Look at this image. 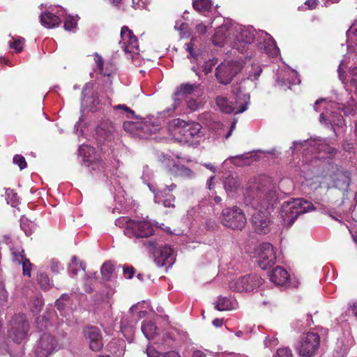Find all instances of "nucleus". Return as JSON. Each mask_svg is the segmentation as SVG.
Instances as JSON below:
<instances>
[{
    "mask_svg": "<svg viewBox=\"0 0 357 357\" xmlns=\"http://www.w3.org/2000/svg\"><path fill=\"white\" fill-rule=\"evenodd\" d=\"M245 195L252 199L255 210L251 218L255 231L267 234L270 230V208L278 199L275 187L268 178L261 176L248 183Z\"/></svg>",
    "mask_w": 357,
    "mask_h": 357,
    "instance_id": "nucleus-1",
    "label": "nucleus"
},
{
    "mask_svg": "<svg viewBox=\"0 0 357 357\" xmlns=\"http://www.w3.org/2000/svg\"><path fill=\"white\" fill-rule=\"evenodd\" d=\"M255 38V30L252 28L236 25L234 27L218 28L213 36V43L222 46L229 43L233 49L241 53L246 52Z\"/></svg>",
    "mask_w": 357,
    "mask_h": 357,
    "instance_id": "nucleus-2",
    "label": "nucleus"
},
{
    "mask_svg": "<svg viewBox=\"0 0 357 357\" xmlns=\"http://www.w3.org/2000/svg\"><path fill=\"white\" fill-rule=\"evenodd\" d=\"M313 210V205L311 202L302 199H292L284 202L280 211V216L282 220V224L285 227H291L298 217Z\"/></svg>",
    "mask_w": 357,
    "mask_h": 357,
    "instance_id": "nucleus-3",
    "label": "nucleus"
},
{
    "mask_svg": "<svg viewBox=\"0 0 357 357\" xmlns=\"http://www.w3.org/2000/svg\"><path fill=\"white\" fill-rule=\"evenodd\" d=\"M115 224L124 227V234L129 238H148L154 233L153 225L148 220H132L121 217L116 220Z\"/></svg>",
    "mask_w": 357,
    "mask_h": 357,
    "instance_id": "nucleus-4",
    "label": "nucleus"
},
{
    "mask_svg": "<svg viewBox=\"0 0 357 357\" xmlns=\"http://www.w3.org/2000/svg\"><path fill=\"white\" fill-rule=\"evenodd\" d=\"M149 252L153 254L154 261L159 267H172L175 262L173 249L168 245L158 246L155 241H148L143 243Z\"/></svg>",
    "mask_w": 357,
    "mask_h": 357,
    "instance_id": "nucleus-5",
    "label": "nucleus"
},
{
    "mask_svg": "<svg viewBox=\"0 0 357 357\" xmlns=\"http://www.w3.org/2000/svg\"><path fill=\"white\" fill-rule=\"evenodd\" d=\"M220 220L224 226L239 230L245 227L247 222L244 213L237 206L224 208Z\"/></svg>",
    "mask_w": 357,
    "mask_h": 357,
    "instance_id": "nucleus-6",
    "label": "nucleus"
},
{
    "mask_svg": "<svg viewBox=\"0 0 357 357\" xmlns=\"http://www.w3.org/2000/svg\"><path fill=\"white\" fill-rule=\"evenodd\" d=\"M320 345V337L317 333L310 332L303 335L298 342L296 350L303 357H312Z\"/></svg>",
    "mask_w": 357,
    "mask_h": 357,
    "instance_id": "nucleus-7",
    "label": "nucleus"
},
{
    "mask_svg": "<svg viewBox=\"0 0 357 357\" xmlns=\"http://www.w3.org/2000/svg\"><path fill=\"white\" fill-rule=\"evenodd\" d=\"M29 324L23 314L15 315L10 322L8 335L17 343H21L26 338Z\"/></svg>",
    "mask_w": 357,
    "mask_h": 357,
    "instance_id": "nucleus-8",
    "label": "nucleus"
},
{
    "mask_svg": "<svg viewBox=\"0 0 357 357\" xmlns=\"http://www.w3.org/2000/svg\"><path fill=\"white\" fill-rule=\"evenodd\" d=\"M243 63L239 61H231L220 64L215 69V77L220 83L227 85L241 71Z\"/></svg>",
    "mask_w": 357,
    "mask_h": 357,
    "instance_id": "nucleus-9",
    "label": "nucleus"
},
{
    "mask_svg": "<svg viewBox=\"0 0 357 357\" xmlns=\"http://www.w3.org/2000/svg\"><path fill=\"white\" fill-rule=\"evenodd\" d=\"M262 281L263 280L259 275L250 274L230 282L229 287L236 291L248 292L259 287L262 284Z\"/></svg>",
    "mask_w": 357,
    "mask_h": 357,
    "instance_id": "nucleus-10",
    "label": "nucleus"
},
{
    "mask_svg": "<svg viewBox=\"0 0 357 357\" xmlns=\"http://www.w3.org/2000/svg\"><path fill=\"white\" fill-rule=\"evenodd\" d=\"M178 126V132L183 137L186 142H190L194 139L200 138L204 136L202 126L196 122H186L179 119L175 120Z\"/></svg>",
    "mask_w": 357,
    "mask_h": 357,
    "instance_id": "nucleus-11",
    "label": "nucleus"
},
{
    "mask_svg": "<svg viewBox=\"0 0 357 357\" xmlns=\"http://www.w3.org/2000/svg\"><path fill=\"white\" fill-rule=\"evenodd\" d=\"M57 342L50 333H43L33 347L36 357H49L56 349Z\"/></svg>",
    "mask_w": 357,
    "mask_h": 357,
    "instance_id": "nucleus-12",
    "label": "nucleus"
},
{
    "mask_svg": "<svg viewBox=\"0 0 357 357\" xmlns=\"http://www.w3.org/2000/svg\"><path fill=\"white\" fill-rule=\"evenodd\" d=\"M119 44L125 53L130 54L131 57L139 53L138 40L132 31L126 26H123L121 29Z\"/></svg>",
    "mask_w": 357,
    "mask_h": 357,
    "instance_id": "nucleus-13",
    "label": "nucleus"
},
{
    "mask_svg": "<svg viewBox=\"0 0 357 357\" xmlns=\"http://www.w3.org/2000/svg\"><path fill=\"white\" fill-rule=\"evenodd\" d=\"M78 151L79 155L83 157L84 162H89L87 166L93 174L103 173L104 176H108L107 167L101 160L97 159L93 161L89 160L90 154L94 152V149L93 147L82 144L79 146Z\"/></svg>",
    "mask_w": 357,
    "mask_h": 357,
    "instance_id": "nucleus-14",
    "label": "nucleus"
},
{
    "mask_svg": "<svg viewBox=\"0 0 357 357\" xmlns=\"http://www.w3.org/2000/svg\"><path fill=\"white\" fill-rule=\"evenodd\" d=\"M276 256L273 245L269 243L260 245L258 252V264L263 270L271 268L275 262Z\"/></svg>",
    "mask_w": 357,
    "mask_h": 357,
    "instance_id": "nucleus-15",
    "label": "nucleus"
},
{
    "mask_svg": "<svg viewBox=\"0 0 357 357\" xmlns=\"http://www.w3.org/2000/svg\"><path fill=\"white\" fill-rule=\"evenodd\" d=\"M231 93L235 96V100L233 102L234 107L233 113L241 114L247 110L250 103V94L243 91L238 84L231 86Z\"/></svg>",
    "mask_w": 357,
    "mask_h": 357,
    "instance_id": "nucleus-16",
    "label": "nucleus"
},
{
    "mask_svg": "<svg viewBox=\"0 0 357 357\" xmlns=\"http://www.w3.org/2000/svg\"><path fill=\"white\" fill-rule=\"evenodd\" d=\"M84 335L87 340L89 348L93 351H100L103 347V341L100 330L96 326H89L84 330Z\"/></svg>",
    "mask_w": 357,
    "mask_h": 357,
    "instance_id": "nucleus-17",
    "label": "nucleus"
},
{
    "mask_svg": "<svg viewBox=\"0 0 357 357\" xmlns=\"http://www.w3.org/2000/svg\"><path fill=\"white\" fill-rule=\"evenodd\" d=\"M116 128L108 119L102 121L96 128L97 139L102 142H111L114 139Z\"/></svg>",
    "mask_w": 357,
    "mask_h": 357,
    "instance_id": "nucleus-18",
    "label": "nucleus"
},
{
    "mask_svg": "<svg viewBox=\"0 0 357 357\" xmlns=\"http://www.w3.org/2000/svg\"><path fill=\"white\" fill-rule=\"evenodd\" d=\"M310 145L313 146L318 151H324L328 153L329 155H333L336 153V149L333 147L329 146L328 144L325 143V140L321 138L319 139H310L308 140L294 141L293 142V146L291 147V149L294 150L299 146H305Z\"/></svg>",
    "mask_w": 357,
    "mask_h": 357,
    "instance_id": "nucleus-19",
    "label": "nucleus"
},
{
    "mask_svg": "<svg viewBox=\"0 0 357 357\" xmlns=\"http://www.w3.org/2000/svg\"><path fill=\"white\" fill-rule=\"evenodd\" d=\"M93 89V84L88 82L85 84L82 91V102L86 105V107L91 112H95L98 109V105L100 103L99 98L97 93H91L89 96Z\"/></svg>",
    "mask_w": 357,
    "mask_h": 357,
    "instance_id": "nucleus-20",
    "label": "nucleus"
},
{
    "mask_svg": "<svg viewBox=\"0 0 357 357\" xmlns=\"http://www.w3.org/2000/svg\"><path fill=\"white\" fill-rule=\"evenodd\" d=\"M301 82L298 73L295 70H288L285 72L282 77H279L277 79L278 86L282 88L291 89V86L298 84Z\"/></svg>",
    "mask_w": 357,
    "mask_h": 357,
    "instance_id": "nucleus-21",
    "label": "nucleus"
},
{
    "mask_svg": "<svg viewBox=\"0 0 357 357\" xmlns=\"http://www.w3.org/2000/svg\"><path fill=\"white\" fill-rule=\"evenodd\" d=\"M350 182V172L347 170L337 169L333 178L334 186L340 190H346Z\"/></svg>",
    "mask_w": 357,
    "mask_h": 357,
    "instance_id": "nucleus-22",
    "label": "nucleus"
},
{
    "mask_svg": "<svg viewBox=\"0 0 357 357\" xmlns=\"http://www.w3.org/2000/svg\"><path fill=\"white\" fill-rule=\"evenodd\" d=\"M153 192L155 194L154 202L155 203L162 204L167 208L175 207V197L170 193H166V190H161L157 192L153 190Z\"/></svg>",
    "mask_w": 357,
    "mask_h": 357,
    "instance_id": "nucleus-23",
    "label": "nucleus"
},
{
    "mask_svg": "<svg viewBox=\"0 0 357 357\" xmlns=\"http://www.w3.org/2000/svg\"><path fill=\"white\" fill-rule=\"evenodd\" d=\"M268 277L270 280L274 284L277 285H283L288 280L289 274L284 268L280 266H277L268 273Z\"/></svg>",
    "mask_w": 357,
    "mask_h": 357,
    "instance_id": "nucleus-24",
    "label": "nucleus"
},
{
    "mask_svg": "<svg viewBox=\"0 0 357 357\" xmlns=\"http://www.w3.org/2000/svg\"><path fill=\"white\" fill-rule=\"evenodd\" d=\"M40 18L42 25L48 29L57 26L61 23L59 17L52 13V12H45L41 13Z\"/></svg>",
    "mask_w": 357,
    "mask_h": 357,
    "instance_id": "nucleus-25",
    "label": "nucleus"
},
{
    "mask_svg": "<svg viewBox=\"0 0 357 357\" xmlns=\"http://www.w3.org/2000/svg\"><path fill=\"white\" fill-rule=\"evenodd\" d=\"M224 188L229 193L235 192L241 185L238 176L230 173L226 174L223 180Z\"/></svg>",
    "mask_w": 357,
    "mask_h": 357,
    "instance_id": "nucleus-26",
    "label": "nucleus"
},
{
    "mask_svg": "<svg viewBox=\"0 0 357 357\" xmlns=\"http://www.w3.org/2000/svg\"><path fill=\"white\" fill-rule=\"evenodd\" d=\"M170 172L176 176L190 178L194 176L193 172L188 167L178 164H174L169 169Z\"/></svg>",
    "mask_w": 357,
    "mask_h": 357,
    "instance_id": "nucleus-27",
    "label": "nucleus"
},
{
    "mask_svg": "<svg viewBox=\"0 0 357 357\" xmlns=\"http://www.w3.org/2000/svg\"><path fill=\"white\" fill-rule=\"evenodd\" d=\"M347 101L338 103V109H341L345 115H353L356 110V104L355 100L349 96V94L347 93Z\"/></svg>",
    "mask_w": 357,
    "mask_h": 357,
    "instance_id": "nucleus-28",
    "label": "nucleus"
},
{
    "mask_svg": "<svg viewBox=\"0 0 357 357\" xmlns=\"http://www.w3.org/2000/svg\"><path fill=\"white\" fill-rule=\"evenodd\" d=\"M216 105L219 107V109L224 113L231 114L234 111V107H233V102L229 101L227 97L225 96H218L216 98Z\"/></svg>",
    "mask_w": 357,
    "mask_h": 357,
    "instance_id": "nucleus-29",
    "label": "nucleus"
},
{
    "mask_svg": "<svg viewBox=\"0 0 357 357\" xmlns=\"http://www.w3.org/2000/svg\"><path fill=\"white\" fill-rule=\"evenodd\" d=\"M140 127L138 129L137 137L140 138H146L149 137L152 133L155 132L158 128V125H152L146 121V122H139Z\"/></svg>",
    "mask_w": 357,
    "mask_h": 357,
    "instance_id": "nucleus-30",
    "label": "nucleus"
},
{
    "mask_svg": "<svg viewBox=\"0 0 357 357\" xmlns=\"http://www.w3.org/2000/svg\"><path fill=\"white\" fill-rule=\"evenodd\" d=\"M157 329L155 323L152 321H145L142 325V331L148 340L153 338Z\"/></svg>",
    "mask_w": 357,
    "mask_h": 357,
    "instance_id": "nucleus-31",
    "label": "nucleus"
},
{
    "mask_svg": "<svg viewBox=\"0 0 357 357\" xmlns=\"http://www.w3.org/2000/svg\"><path fill=\"white\" fill-rule=\"evenodd\" d=\"M234 302L227 297H218L215 303V309L218 311L231 310L234 308Z\"/></svg>",
    "mask_w": 357,
    "mask_h": 357,
    "instance_id": "nucleus-32",
    "label": "nucleus"
},
{
    "mask_svg": "<svg viewBox=\"0 0 357 357\" xmlns=\"http://www.w3.org/2000/svg\"><path fill=\"white\" fill-rule=\"evenodd\" d=\"M193 8L199 13L209 11L212 8L211 0H192Z\"/></svg>",
    "mask_w": 357,
    "mask_h": 357,
    "instance_id": "nucleus-33",
    "label": "nucleus"
},
{
    "mask_svg": "<svg viewBox=\"0 0 357 357\" xmlns=\"http://www.w3.org/2000/svg\"><path fill=\"white\" fill-rule=\"evenodd\" d=\"M198 86L199 85L196 84H182L174 93V96L176 97L181 95L191 94L194 91H195L198 88Z\"/></svg>",
    "mask_w": 357,
    "mask_h": 357,
    "instance_id": "nucleus-34",
    "label": "nucleus"
},
{
    "mask_svg": "<svg viewBox=\"0 0 357 357\" xmlns=\"http://www.w3.org/2000/svg\"><path fill=\"white\" fill-rule=\"evenodd\" d=\"M114 266L112 261H108L105 262L100 269L102 278L106 280H111L112 274L114 271Z\"/></svg>",
    "mask_w": 357,
    "mask_h": 357,
    "instance_id": "nucleus-35",
    "label": "nucleus"
},
{
    "mask_svg": "<svg viewBox=\"0 0 357 357\" xmlns=\"http://www.w3.org/2000/svg\"><path fill=\"white\" fill-rule=\"evenodd\" d=\"M6 199L7 203L13 207L17 206L20 203V198L17 194L12 189H7L6 190Z\"/></svg>",
    "mask_w": 357,
    "mask_h": 357,
    "instance_id": "nucleus-36",
    "label": "nucleus"
},
{
    "mask_svg": "<svg viewBox=\"0 0 357 357\" xmlns=\"http://www.w3.org/2000/svg\"><path fill=\"white\" fill-rule=\"evenodd\" d=\"M11 255L13 261L18 264H21L24 259H26L24 255V250L21 248H11Z\"/></svg>",
    "mask_w": 357,
    "mask_h": 357,
    "instance_id": "nucleus-37",
    "label": "nucleus"
},
{
    "mask_svg": "<svg viewBox=\"0 0 357 357\" xmlns=\"http://www.w3.org/2000/svg\"><path fill=\"white\" fill-rule=\"evenodd\" d=\"M13 40L8 42L9 47L17 52H20L23 50L24 38L22 37L12 38Z\"/></svg>",
    "mask_w": 357,
    "mask_h": 357,
    "instance_id": "nucleus-38",
    "label": "nucleus"
},
{
    "mask_svg": "<svg viewBox=\"0 0 357 357\" xmlns=\"http://www.w3.org/2000/svg\"><path fill=\"white\" fill-rule=\"evenodd\" d=\"M140 126L139 122L126 121L123 123L124 130L135 136H137L138 129L141 128Z\"/></svg>",
    "mask_w": 357,
    "mask_h": 357,
    "instance_id": "nucleus-39",
    "label": "nucleus"
},
{
    "mask_svg": "<svg viewBox=\"0 0 357 357\" xmlns=\"http://www.w3.org/2000/svg\"><path fill=\"white\" fill-rule=\"evenodd\" d=\"M20 227L24 231L27 236H29L33 233V225L26 218L20 219Z\"/></svg>",
    "mask_w": 357,
    "mask_h": 357,
    "instance_id": "nucleus-40",
    "label": "nucleus"
},
{
    "mask_svg": "<svg viewBox=\"0 0 357 357\" xmlns=\"http://www.w3.org/2000/svg\"><path fill=\"white\" fill-rule=\"evenodd\" d=\"M264 50L268 54L272 56H277L279 52V49L273 40H270L268 43H266Z\"/></svg>",
    "mask_w": 357,
    "mask_h": 357,
    "instance_id": "nucleus-41",
    "label": "nucleus"
},
{
    "mask_svg": "<svg viewBox=\"0 0 357 357\" xmlns=\"http://www.w3.org/2000/svg\"><path fill=\"white\" fill-rule=\"evenodd\" d=\"M114 109L122 110L126 114V117L127 119H137L135 113L133 110H132L130 107L126 106V105H117L114 107Z\"/></svg>",
    "mask_w": 357,
    "mask_h": 357,
    "instance_id": "nucleus-42",
    "label": "nucleus"
},
{
    "mask_svg": "<svg viewBox=\"0 0 357 357\" xmlns=\"http://www.w3.org/2000/svg\"><path fill=\"white\" fill-rule=\"evenodd\" d=\"M63 27L66 31H75L77 28V20L73 16L67 17Z\"/></svg>",
    "mask_w": 357,
    "mask_h": 357,
    "instance_id": "nucleus-43",
    "label": "nucleus"
},
{
    "mask_svg": "<svg viewBox=\"0 0 357 357\" xmlns=\"http://www.w3.org/2000/svg\"><path fill=\"white\" fill-rule=\"evenodd\" d=\"M249 158L248 154H241L236 156H231L229 160L235 165L241 166L245 164V160Z\"/></svg>",
    "mask_w": 357,
    "mask_h": 357,
    "instance_id": "nucleus-44",
    "label": "nucleus"
},
{
    "mask_svg": "<svg viewBox=\"0 0 357 357\" xmlns=\"http://www.w3.org/2000/svg\"><path fill=\"white\" fill-rule=\"evenodd\" d=\"M38 282L44 289H47L50 287L49 278L45 273H40L38 275Z\"/></svg>",
    "mask_w": 357,
    "mask_h": 357,
    "instance_id": "nucleus-45",
    "label": "nucleus"
},
{
    "mask_svg": "<svg viewBox=\"0 0 357 357\" xmlns=\"http://www.w3.org/2000/svg\"><path fill=\"white\" fill-rule=\"evenodd\" d=\"M13 160V163L18 165L21 170L25 169L27 166L24 157L21 155H15Z\"/></svg>",
    "mask_w": 357,
    "mask_h": 357,
    "instance_id": "nucleus-46",
    "label": "nucleus"
},
{
    "mask_svg": "<svg viewBox=\"0 0 357 357\" xmlns=\"http://www.w3.org/2000/svg\"><path fill=\"white\" fill-rule=\"evenodd\" d=\"M274 357H293L291 350L287 347L280 348Z\"/></svg>",
    "mask_w": 357,
    "mask_h": 357,
    "instance_id": "nucleus-47",
    "label": "nucleus"
},
{
    "mask_svg": "<svg viewBox=\"0 0 357 357\" xmlns=\"http://www.w3.org/2000/svg\"><path fill=\"white\" fill-rule=\"evenodd\" d=\"M22 265L23 275L31 277V263L28 259H24L21 263Z\"/></svg>",
    "mask_w": 357,
    "mask_h": 357,
    "instance_id": "nucleus-48",
    "label": "nucleus"
},
{
    "mask_svg": "<svg viewBox=\"0 0 357 357\" xmlns=\"http://www.w3.org/2000/svg\"><path fill=\"white\" fill-rule=\"evenodd\" d=\"M326 121H328L330 123H333L339 125V124L342 123V122L343 121V118L342 116H339L337 117V119H329V117H328V119H326L325 116V114L321 113L320 114V122L324 123V122H326Z\"/></svg>",
    "mask_w": 357,
    "mask_h": 357,
    "instance_id": "nucleus-49",
    "label": "nucleus"
},
{
    "mask_svg": "<svg viewBox=\"0 0 357 357\" xmlns=\"http://www.w3.org/2000/svg\"><path fill=\"white\" fill-rule=\"evenodd\" d=\"M148 357H163V354L156 350L153 347L149 346L146 350Z\"/></svg>",
    "mask_w": 357,
    "mask_h": 357,
    "instance_id": "nucleus-50",
    "label": "nucleus"
},
{
    "mask_svg": "<svg viewBox=\"0 0 357 357\" xmlns=\"http://www.w3.org/2000/svg\"><path fill=\"white\" fill-rule=\"evenodd\" d=\"M188 107L191 111H196L200 107H202V102L200 101H197L195 99H190L187 102Z\"/></svg>",
    "mask_w": 357,
    "mask_h": 357,
    "instance_id": "nucleus-51",
    "label": "nucleus"
},
{
    "mask_svg": "<svg viewBox=\"0 0 357 357\" xmlns=\"http://www.w3.org/2000/svg\"><path fill=\"white\" fill-rule=\"evenodd\" d=\"M350 84L357 90V67H354L350 70Z\"/></svg>",
    "mask_w": 357,
    "mask_h": 357,
    "instance_id": "nucleus-52",
    "label": "nucleus"
},
{
    "mask_svg": "<svg viewBox=\"0 0 357 357\" xmlns=\"http://www.w3.org/2000/svg\"><path fill=\"white\" fill-rule=\"evenodd\" d=\"M123 275L127 279H131L135 274V268L132 266H123Z\"/></svg>",
    "mask_w": 357,
    "mask_h": 357,
    "instance_id": "nucleus-53",
    "label": "nucleus"
},
{
    "mask_svg": "<svg viewBox=\"0 0 357 357\" xmlns=\"http://www.w3.org/2000/svg\"><path fill=\"white\" fill-rule=\"evenodd\" d=\"M69 266H79L82 270L85 271V264L82 261H79L76 256H73L71 259V263Z\"/></svg>",
    "mask_w": 357,
    "mask_h": 357,
    "instance_id": "nucleus-54",
    "label": "nucleus"
},
{
    "mask_svg": "<svg viewBox=\"0 0 357 357\" xmlns=\"http://www.w3.org/2000/svg\"><path fill=\"white\" fill-rule=\"evenodd\" d=\"M185 46H186V51L188 52L189 53V55L196 59H197V54H196L195 51L194 50V44L192 43V41L189 43H187L185 44Z\"/></svg>",
    "mask_w": 357,
    "mask_h": 357,
    "instance_id": "nucleus-55",
    "label": "nucleus"
},
{
    "mask_svg": "<svg viewBox=\"0 0 357 357\" xmlns=\"http://www.w3.org/2000/svg\"><path fill=\"white\" fill-rule=\"evenodd\" d=\"M94 60L100 71H102L103 68L104 61L100 55H99L98 53H95L94 54Z\"/></svg>",
    "mask_w": 357,
    "mask_h": 357,
    "instance_id": "nucleus-56",
    "label": "nucleus"
},
{
    "mask_svg": "<svg viewBox=\"0 0 357 357\" xmlns=\"http://www.w3.org/2000/svg\"><path fill=\"white\" fill-rule=\"evenodd\" d=\"M121 331L124 334L125 336L126 335V333H128L129 335H132L134 332V329L132 326L131 327L126 326V325H124L123 321L121 322Z\"/></svg>",
    "mask_w": 357,
    "mask_h": 357,
    "instance_id": "nucleus-57",
    "label": "nucleus"
},
{
    "mask_svg": "<svg viewBox=\"0 0 357 357\" xmlns=\"http://www.w3.org/2000/svg\"><path fill=\"white\" fill-rule=\"evenodd\" d=\"M208 26L203 23H199L196 26V31L200 34H204L207 31Z\"/></svg>",
    "mask_w": 357,
    "mask_h": 357,
    "instance_id": "nucleus-58",
    "label": "nucleus"
},
{
    "mask_svg": "<svg viewBox=\"0 0 357 357\" xmlns=\"http://www.w3.org/2000/svg\"><path fill=\"white\" fill-rule=\"evenodd\" d=\"M33 304L35 305V309L33 310L35 311V312L40 311L42 309L43 306V302L40 298H36V300H34L33 301Z\"/></svg>",
    "mask_w": 357,
    "mask_h": 357,
    "instance_id": "nucleus-59",
    "label": "nucleus"
},
{
    "mask_svg": "<svg viewBox=\"0 0 357 357\" xmlns=\"http://www.w3.org/2000/svg\"><path fill=\"white\" fill-rule=\"evenodd\" d=\"M261 72H262L261 68L258 66L257 69L255 71L253 75H250L248 78L250 79L251 80H256L260 76Z\"/></svg>",
    "mask_w": 357,
    "mask_h": 357,
    "instance_id": "nucleus-60",
    "label": "nucleus"
},
{
    "mask_svg": "<svg viewBox=\"0 0 357 357\" xmlns=\"http://www.w3.org/2000/svg\"><path fill=\"white\" fill-rule=\"evenodd\" d=\"M180 102H181L180 99L175 98L174 102L172 105V107L171 108H167L165 112H166L167 113H169V112H172V111L175 110L176 108L179 105Z\"/></svg>",
    "mask_w": 357,
    "mask_h": 357,
    "instance_id": "nucleus-61",
    "label": "nucleus"
},
{
    "mask_svg": "<svg viewBox=\"0 0 357 357\" xmlns=\"http://www.w3.org/2000/svg\"><path fill=\"white\" fill-rule=\"evenodd\" d=\"M318 1L317 0H307L305 1V5L308 6L310 9H314L317 6Z\"/></svg>",
    "mask_w": 357,
    "mask_h": 357,
    "instance_id": "nucleus-62",
    "label": "nucleus"
},
{
    "mask_svg": "<svg viewBox=\"0 0 357 357\" xmlns=\"http://www.w3.org/2000/svg\"><path fill=\"white\" fill-rule=\"evenodd\" d=\"M163 357H181V356L176 351H171L164 354Z\"/></svg>",
    "mask_w": 357,
    "mask_h": 357,
    "instance_id": "nucleus-63",
    "label": "nucleus"
},
{
    "mask_svg": "<svg viewBox=\"0 0 357 357\" xmlns=\"http://www.w3.org/2000/svg\"><path fill=\"white\" fill-rule=\"evenodd\" d=\"M192 357H206V354L200 350H195L192 351Z\"/></svg>",
    "mask_w": 357,
    "mask_h": 357,
    "instance_id": "nucleus-64",
    "label": "nucleus"
}]
</instances>
